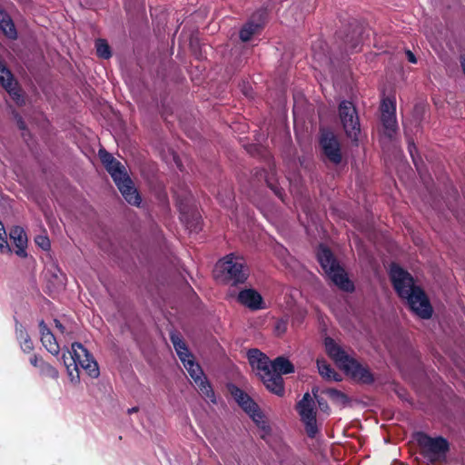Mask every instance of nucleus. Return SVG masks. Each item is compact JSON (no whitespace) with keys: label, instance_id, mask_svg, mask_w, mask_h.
<instances>
[{"label":"nucleus","instance_id":"obj_26","mask_svg":"<svg viewBox=\"0 0 465 465\" xmlns=\"http://www.w3.org/2000/svg\"><path fill=\"white\" fill-rule=\"evenodd\" d=\"M317 367L319 373L321 376L327 380H331L335 381H341V376L339 373H337L334 369L331 367L330 364H328L325 361H317Z\"/></svg>","mask_w":465,"mask_h":465},{"label":"nucleus","instance_id":"obj_3","mask_svg":"<svg viewBox=\"0 0 465 465\" xmlns=\"http://www.w3.org/2000/svg\"><path fill=\"white\" fill-rule=\"evenodd\" d=\"M63 360L72 382H78L80 380L79 367L84 369L92 378H96L99 375L97 362L87 349L79 342L72 344V351L63 354Z\"/></svg>","mask_w":465,"mask_h":465},{"label":"nucleus","instance_id":"obj_46","mask_svg":"<svg viewBox=\"0 0 465 465\" xmlns=\"http://www.w3.org/2000/svg\"><path fill=\"white\" fill-rule=\"evenodd\" d=\"M54 325H55V328H57L62 333L64 332V327L59 320H57V319L54 320Z\"/></svg>","mask_w":465,"mask_h":465},{"label":"nucleus","instance_id":"obj_49","mask_svg":"<svg viewBox=\"0 0 465 465\" xmlns=\"http://www.w3.org/2000/svg\"><path fill=\"white\" fill-rule=\"evenodd\" d=\"M138 411V407H133L131 409H128V413L131 414V413H134V412H137Z\"/></svg>","mask_w":465,"mask_h":465},{"label":"nucleus","instance_id":"obj_1","mask_svg":"<svg viewBox=\"0 0 465 465\" xmlns=\"http://www.w3.org/2000/svg\"><path fill=\"white\" fill-rule=\"evenodd\" d=\"M390 278L398 296L406 300L410 310L420 319L428 320L432 316L433 308L424 290L415 285L411 274L393 263L390 271Z\"/></svg>","mask_w":465,"mask_h":465},{"label":"nucleus","instance_id":"obj_10","mask_svg":"<svg viewBox=\"0 0 465 465\" xmlns=\"http://www.w3.org/2000/svg\"><path fill=\"white\" fill-rule=\"evenodd\" d=\"M319 144L322 153L330 163L335 165L341 163L342 153L341 143L337 136L331 131L323 130L321 132Z\"/></svg>","mask_w":465,"mask_h":465},{"label":"nucleus","instance_id":"obj_7","mask_svg":"<svg viewBox=\"0 0 465 465\" xmlns=\"http://www.w3.org/2000/svg\"><path fill=\"white\" fill-rule=\"evenodd\" d=\"M339 117L342 128L352 142H358L361 133V124L358 111L352 102L343 100L338 106Z\"/></svg>","mask_w":465,"mask_h":465},{"label":"nucleus","instance_id":"obj_47","mask_svg":"<svg viewBox=\"0 0 465 465\" xmlns=\"http://www.w3.org/2000/svg\"><path fill=\"white\" fill-rule=\"evenodd\" d=\"M318 391H319V389L317 387H313L312 390V393L315 401H317V398H321V396L318 395Z\"/></svg>","mask_w":465,"mask_h":465},{"label":"nucleus","instance_id":"obj_6","mask_svg":"<svg viewBox=\"0 0 465 465\" xmlns=\"http://www.w3.org/2000/svg\"><path fill=\"white\" fill-rule=\"evenodd\" d=\"M222 281L232 286L242 284L249 277V270L243 258L232 253L226 255L216 265Z\"/></svg>","mask_w":465,"mask_h":465},{"label":"nucleus","instance_id":"obj_36","mask_svg":"<svg viewBox=\"0 0 465 465\" xmlns=\"http://www.w3.org/2000/svg\"><path fill=\"white\" fill-rule=\"evenodd\" d=\"M266 183L274 194L283 202L285 195L283 188H282L276 181H272L271 177L266 178Z\"/></svg>","mask_w":465,"mask_h":465},{"label":"nucleus","instance_id":"obj_11","mask_svg":"<svg viewBox=\"0 0 465 465\" xmlns=\"http://www.w3.org/2000/svg\"><path fill=\"white\" fill-rule=\"evenodd\" d=\"M381 121L384 128V134L392 139L398 130L396 119V104L390 99H384L381 105Z\"/></svg>","mask_w":465,"mask_h":465},{"label":"nucleus","instance_id":"obj_2","mask_svg":"<svg viewBox=\"0 0 465 465\" xmlns=\"http://www.w3.org/2000/svg\"><path fill=\"white\" fill-rule=\"evenodd\" d=\"M324 345L329 357L353 380L362 384H371L374 382L375 379L370 368L349 356L332 338L326 337L324 339Z\"/></svg>","mask_w":465,"mask_h":465},{"label":"nucleus","instance_id":"obj_4","mask_svg":"<svg viewBox=\"0 0 465 465\" xmlns=\"http://www.w3.org/2000/svg\"><path fill=\"white\" fill-rule=\"evenodd\" d=\"M317 260L322 270L339 289L347 292L354 291L353 282L349 279L347 272L340 265L329 247L320 244L317 251Z\"/></svg>","mask_w":465,"mask_h":465},{"label":"nucleus","instance_id":"obj_50","mask_svg":"<svg viewBox=\"0 0 465 465\" xmlns=\"http://www.w3.org/2000/svg\"><path fill=\"white\" fill-rule=\"evenodd\" d=\"M117 124H118V128L121 126L122 124V121L120 120V118L118 117V122H117Z\"/></svg>","mask_w":465,"mask_h":465},{"label":"nucleus","instance_id":"obj_24","mask_svg":"<svg viewBox=\"0 0 465 465\" xmlns=\"http://www.w3.org/2000/svg\"><path fill=\"white\" fill-rule=\"evenodd\" d=\"M322 393L327 395L332 403L339 407L343 408L350 403L348 395L337 389L328 388L323 390Z\"/></svg>","mask_w":465,"mask_h":465},{"label":"nucleus","instance_id":"obj_42","mask_svg":"<svg viewBox=\"0 0 465 465\" xmlns=\"http://www.w3.org/2000/svg\"><path fill=\"white\" fill-rule=\"evenodd\" d=\"M312 51H313V56L316 60H318L321 63H326V64L329 62V58L324 52L322 54V53H317L315 51V45H312Z\"/></svg>","mask_w":465,"mask_h":465},{"label":"nucleus","instance_id":"obj_43","mask_svg":"<svg viewBox=\"0 0 465 465\" xmlns=\"http://www.w3.org/2000/svg\"><path fill=\"white\" fill-rule=\"evenodd\" d=\"M408 151L412 158V161H413L415 166L417 167V162H416V159L414 156V153L417 151V148H416V145H415L413 140H411V139H410L408 141Z\"/></svg>","mask_w":465,"mask_h":465},{"label":"nucleus","instance_id":"obj_35","mask_svg":"<svg viewBox=\"0 0 465 465\" xmlns=\"http://www.w3.org/2000/svg\"><path fill=\"white\" fill-rule=\"evenodd\" d=\"M0 251L2 253H11L12 249L8 244L6 232L3 223L0 221Z\"/></svg>","mask_w":465,"mask_h":465},{"label":"nucleus","instance_id":"obj_44","mask_svg":"<svg viewBox=\"0 0 465 465\" xmlns=\"http://www.w3.org/2000/svg\"><path fill=\"white\" fill-rule=\"evenodd\" d=\"M15 118H16L18 128L23 131L26 130V124H25V121L23 120V118L19 114H16Z\"/></svg>","mask_w":465,"mask_h":465},{"label":"nucleus","instance_id":"obj_40","mask_svg":"<svg viewBox=\"0 0 465 465\" xmlns=\"http://www.w3.org/2000/svg\"><path fill=\"white\" fill-rule=\"evenodd\" d=\"M316 402H317L318 407H319L321 411H322L323 413H325L327 415L330 414L331 408H330L327 401L323 397L317 398Z\"/></svg>","mask_w":465,"mask_h":465},{"label":"nucleus","instance_id":"obj_18","mask_svg":"<svg viewBox=\"0 0 465 465\" xmlns=\"http://www.w3.org/2000/svg\"><path fill=\"white\" fill-rule=\"evenodd\" d=\"M0 30L5 36L11 40L17 38V31L15 23L9 14L0 6Z\"/></svg>","mask_w":465,"mask_h":465},{"label":"nucleus","instance_id":"obj_31","mask_svg":"<svg viewBox=\"0 0 465 465\" xmlns=\"http://www.w3.org/2000/svg\"><path fill=\"white\" fill-rule=\"evenodd\" d=\"M4 89L9 94L11 98L18 105H22L25 103L23 92L21 88L18 86V83L15 80V84H12L10 87H4Z\"/></svg>","mask_w":465,"mask_h":465},{"label":"nucleus","instance_id":"obj_16","mask_svg":"<svg viewBox=\"0 0 465 465\" xmlns=\"http://www.w3.org/2000/svg\"><path fill=\"white\" fill-rule=\"evenodd\" d=\"M9 236L16 247L15 253L19 257H26L27 236L25 230L21 226H14L10 230Z\"/></svg>","mask_w":465,"mask_h":465},{"label":"nucleus","instance_id":"obj_20","mask_svg":"<svg viewBox=\"0 0 465 465\" xmlns=\"http://www.w3.org/2000/svg\"><path fill=\"white\" fill-rule=\"evenodd\" d=\"M251 418L252 420L259 424L263 415L259 409L258 404L251 398L248 397L245 399V401L241 402L239 405Z\"/></svg>","mask_w":465,"mask_h":465},{"label":"nucleus","instance_id":"obj_45","mask_svg":"<svg viewBox=\"0 0 465 465\" xmlns=\"http://www.w3.org/2000/svg\"><path fill=\"white\" fill-rule=\"evenodd\" d=\"M406 54V57L408 59V61L411 64H417V58L415 56V54L411 51V50H407L405 52Z\"/></svg>","mask_w":465,"mask_h":465},{"label":"nucleus","instance_id":"obj_17","mask_svg":"<svg viewBox=\"0 0 465 465\" xmlns=\"http://www.w3.org/2000/svg\"><path fill=\"white\" fill-rule=\"evenodd\" d=\"M15 338L19 342L21 350L24 353H31L35 346L30 335L17 318H15Z\"/></svg>","mask_w":465,"mask_h":465},{"label":"nucleus","instance_id":"obj_51","mask_svg":"<svg viewBox=\"0 0 465 465\" xmlns=\"http://www.w3.org/2000/svg\"><path fill=\"white\" fill-rule=\"evenodd\" d=\"M121 207L124 209V208H125L124 203H121Z\"/></svg>","mask_w":465,"mask_h":465},{"label":"nucleus","instance_id":"obj_30","mask_svg":"<svg viewBox=\"0 0 465 465\" xmlns=\"http://www.w3.org/2000/svg\"><path fill=\"white\" fill-rule=\"evenodd\" d=\"M94 46L96 55L101 59H109L112 56L111 47L105 39L98 38L95 40Z\"/></svg>","mask_w":465,"mask_h":465},{"label":"nucleus","instance_id":"obj_34","mask_svg":"<svg viewBox=\"0 0 465 465\" xmlns=\"http://www.w3.org/2000/svg\"><path fill=\"white\" fill-rule=\"evenodd\" d=\"M229 391L238 405H241V402L245 401V399L250 397L244 391L233 384L229 386Z\"/></svg>","mask_w":465,"mask_h":465},{"label":"nucleus","instance_id":"obj_32","mask_svg":"<svg viewBox=\"0 0 465 465\" xmlns=\"http://www.w3.org/2000/svg\"><path fill=\"white\" fill-rule=\"evenodd\" d=\"M39 374L44 378H49L52 380H57L59 377V372L53 365L49 362L45 361L41 363L39 367Z\"/></svg>","mask_w":465,"mask_h":465},{"label":"nucleus","instance_id":"obj_41","mask_svg":"<svg viewBox=\"0 0 465 465\" xmlns=\"http://www.w3.org/2000/svg\"><path fill=\"white\" fill-rule=\"evenodd\" d=\"M29 361H30L31 365H33L34 367H35L39 370L41 363L45 362V360L37 354H32L29 359Z\"/></svg>","mask_w":465,"mask_h":465},{"label":"nucleus","instance_id":"obj_15","mask_svg":"<svg viewBox=\"0 0 465 465\" xmlns=\"http://www.w3.org/2000/svg\"><path fill=\"white\" fill-rule=\"evenodd\" d=\"M39 331L43 346L53 355L59 353L60 348L56 339L44 320L39 322Z\"/></svg>","mask_w":465,"mask_h":465},{"label":"nucleus","instance_id":"obj_27","mask_svg":"<svg viewBox=\"0 0 465 465\" xmlns=\"http://www.w3.org/2000/svg\"><path fill=\"white\" fill-rule=\"evenodd\" d=\"M198 388L199 392L208 401L213 403H216V397L214 391L213 390L212 385L207 381L206 377L198 381V383H195Z\"/></svg>","mask_w":465,"mask_h":465},{"label":"nucleus","instance_id":"obj_37","mask_svg":"<svg viewBox=\"0 0 465 465\" xmlns=\"http://www.w3.org/2000/svg\"><path fill=\"white\" fill-rule=\"evenodd\" d=\"M35 242L44 251H47L51 247V242L47 235H37Z\"/></svg>","mask_w":465,"mask_h":465},{"label":"nucleus","instance_id":"obj_9","mask_svg":"<svg viewBox=\"0 0 465 465\" xmlns=\"http://www.w3.org/2000/svg\"><path fill=\"white\" fill-rule=\"evenodd\" d=\"M118 191L129 204L135 207L140 206L142 196L128 175L125 166L120 162H118Z\"/></svg>","mask_w":465,"mask_h":465},{"label":"nucleus","instance_id":"obj_14","mask_svg":"<svg viewBox=\"0 0 465 465\" xmlns=\"http://www.w3.org/2000/svg\"><path fill=\"white\" fill-rule=\"evenodd\" d=\"M260 377L269 391L279 397H282L284 395V381L282 376L270 371L267 373H260Z\"/></svg>","mask_w":465,"mask_h":465},{"label":"nucleus","instance_id":"obj_28","mask_svg":"<svg viewBox=\"0 0 465 465\" xmlns=\"http://www.w3.org/2000/svg\"><path fill=\"white\" fill-rule=\"evenodd\" d=\"M361 44V40L359 33L355 31L352 32V35H347L344 39V50L345 52L355 53L360 50V46Z\"/></svg>","mask_w":465,"mask_h":465},{"label":"nucleus","instance_id":"obj_21","mask_svg":"<svg viewBox=\"0 0 465 465\" xmlns=\"http://www.w3.org/2000/svg\"><path fill=\"white\" fill-rule=\"evenodd\" d=\"M170 340L173 345V348L179 359L181 360V361H184V358L190 356L191 353L186 346V343L183 340L181 334L176 331H172L170 333Z\"/></svg>","mask_w":465,"mask_h":465},{"label":"nucleus","instance_id":"obj_13","mask_svg":"<svg viewBox=\"0 0 465 465\" xmlns=\"http://www.w3.org/2000/svg\"><path fill=\"white\" fill-rule=\"evenodd\" d=\"M247 357L250 365L252 369L260 371V373H267L272 371V362L269 357L266 356L258 349H250L247 352Z\"/></svg>","mask_w":465,"mask_h":465},{"label":"nucleus","instance_id":"obj_19","mask_svg":"<svg viewBox=\"0 0 465 465\" xmlns=\"http://www.w3.org/2000/svg\"><path fill=\"white\" fill-rule=\"evenodd\" d=\"M271 369L274 374H279L282 377L283 374H290L294 372V365L288 359L282 356L277 357L272 362Z\"/></svg>","mask_w":465,"mask_h":465},{"label":"nucleus","instance_id":"obj_48","mask_svg":"<svg viewBox=\"0 0 465 465\" xmlns=\"http://www.w3.org/2000/svg\"><path fill=\"white\" fill-rule=\"evenodd\" d=\"M233 204V199L232 197H229L227 201L224 203V205L226 207H232Z\"/></svg>","mask_w":465,"mask_h":465},{"label":"nucleus","instance_id":"obj_8","mask_svg":"<svg viewBox=\"0 0 465 465\" xmlns=\"http://www.w3.org/2000/svg\"><path fill=\"white\" fill-rule=\"evenodd\" d=\"M298 411L302 422L304 424L305 431L309 438L313 439L319 432L317 426V412L314 406V401L311 397L310 393L306 392L303 394L302 400H300L295 407Z\"/></svg>","mask_w":465,"mask_h":465},{"label":"nucleus","instance_id":"obj_25","mask_svg":"<svg viewBox=\"0 0 465 465\" xmlns=\"http://www.w3.org/2000/svg\"><path fill=\"white\" fill-rule=\"evenodd\" d=\"M261 28V25L248 22L241 28L239 37L242 42H248L255 34L260 32Z\"/></svg>","mask_w":465,"mask_h":465},{"label":"nucleus","instance_id":"obj_38","mask_svg":"<svg viewBox=\"0 0 465 465\" xmlns=\"http://www.w3.org/2000/svg\"><path fill=\"white\" fill-rule=\"evenodd\" d=\"M143 6L142 0H124V8L131 12L137 10Z\"/></svg>","mask_w":465,"mask_h":465},{"label":"nucleus","instance_id":"obj_29","mask_svg":"<svg viewBox=\"0 0 465 465\" xmlns=\"http://www.w3.org/2000/svg\"><path fill=\"white\" fill-rule=\"evenodd\" d=\"M15 84V79L4 61L0 59V85L4 88Z\"/></svg>","mask_w":465,"mask_h":465},{"label":"nucleus","instance_id":"obj_33","mask_svg":"<svg viewBox=\"0 0 465 465\" xmlns=\"http://www.w3.org/2000/svg\"><path fill=\"white\" fill-rule=\"evenodd\" d=\"M315 0H299L292 4L291 10L299 9L302 14L310 13L315 8Z\"/></svg>","mask_w":465,"mask_h":465},{"label":"nucleus","instance_id":"obj_12","mask_svg":"<svg viewBox=\"0 0 465 465\" xmlns=\"http://www.w3.org/2000/svg\"><path fill=\"white\" fill-rule=\"evenodd\" d=\"M237 301L239 303L252 311H257L263 308V299L262 295L254 289L242 290L238 293Z\"/></svg>","mask_w":465,"mask_h":465},{"label":"nucleus","instance_id":"obj_5","mask_svg":"<svg viewBox=\"0 0 465 465\" xmlns=\"http://www.w3.org/2000/svg\"><path fill=\"white\" fill-rule=\"evenodd\" d=\"M414 439L420 448V454L430 463L436 464L446 460L450 443L442 436L432 438L423 431H419L415 433Z\"/></svg>","mask_w":465,"mask_h":465},{"label":"nucleus","instance_id":"obj_39","mask_svg":"<svg viewBox=\"0 0 465 465\" xmlns=\"http://www.w3.org/2000/svg\"><path fill=\"white\" fill-rule=\"evenodd\" d=\"M287 321L283 319H280L276 322L274 330L278 335H282L287 331Z\"/></svg>","mask_w":465,"mask_h":465},{"label":"nucleus","instance_id":"obj_23","mask_svg":"<svg viewBox=\"0 0 465 465\" xmlns=\"http://www.w3.org/2000/svg\"><path fill=\"white\" fill-rule=\"evenodd\" d=\"M102 163L105 166L107 172L111 175L113 181L116 183V160L104 148H101L98 152Z\"/></svg>","mask_w":465,"mask_h":465},{"label":"nucleus","instance_id":"obj_22","mask_svg":"<svg viewBox=\"0 0 465 465\" xmlns=\"http://www.w3.org/2000/svg\"><path fill=\"white\" fill-rule=\"evenodd\" d=\"M182 362L194 383H198V381L205 377L201 366L194 361L192 354L184 358V361Z\"/></svg>","mask_w":465,"mask_h":465}]
</instances>
